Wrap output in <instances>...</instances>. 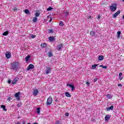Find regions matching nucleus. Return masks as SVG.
I'll return each mask as SVG.
<instances>
[{
	"mask_svg": "<svg viewBox=\"0 0 124 124\" xmlns=\"http://www.w3.org/2000/svg\"><path fill=\"white\" fill-rule=\"evenodd\" d=\"M19 65V62H14L11 63V69H13V70H17V66Z\"/></svg>",
	"mask_w": 124,
	"mask_h": 124,
	"instance_id": "obj_1",
	"label": "nucleus"
},
{
	"mask_svg": "<svg viewBox=\"0 0 124 124\" xmlns=\"http://www.w3.org/2000/svg\"><path fill=\"white\" fill-rule=\"evenodd\" d=\"M109 7L111 11H116V10H117V4H112V5L110 6Z\"/></svg>",
	"mask_w": 124,
	"mask_h": 124,
	"instance_id": "obj_2",
	"label": "nucleus"
},
{
	"mask_svg": "<svg viewBox=\"0 0 124 124\" xmlns=\"http://www.w3.org/2000/svg\"><path fill=\"white\" fill-rule=\"evenodd\" d=\"M52 102H53V98L51 97H49L46 101V105L52 104Z\"/></svg>",
	"mask_w": 124,
	"mask_h": 124,
	"instance_id": "obj_3",
	"label": "nucleus"
},
{
	"mask_svg": "<svg viewBox=\"0 0 124 124\" xmlns=\"http://www.w3.org/2000/svg\"><path fill=\"white\" fill-rule=\"evenodd\" d=\"M21 95V93L20 92H18L16 93L15 94V97H16V99H17V100H18V101H19L20 100V95Z\"/></svg>",
	"mask_w": 124,
	"mask_h": 124,
	"instance_id": "obj_4",
	"label": "nucleus"
},
{
	"mask_svg": "<svg viewBox=\"0 0 124 124\" xmlns=\"http://www.w3.org/2000/svg\"><path fill=\"white\" fill-rule=\"evenodd\" d=\"M46 74H49V73H51V71L52 70V68L50 67H46Z\"/></svg>",
	"mask_w": 124,
	"mask_h": 124,
	"instance_id": "obj_5",
	"label": "nucleus"
},
{
	"mask_svg": "<svg viewBox=\"0 0 124 124\" xmlns=\"http://www.w3.org/2000/svg\"><path fill=\"white\" fill-rule=\"evenodd\" d=\"M5 57L7 59H10L11 58V53L10 52H6L5 53Z\"/></svg>",
	"mask_w": 124,
	"mask_h": 124,
	"instance_id": "obj_6",
	"label": "nucleus"
},
{
	"mask_svg": "<svg viewBox=\"0 0 124 124\" xmlns=\"http://www.w3.org/2000/svg\"><path fill=\"white\" fill-rule=\"evenodd\" d=\"M38 93H39V92L38 91V90H37V89H35L33 91V95L36 96V95H37V94H38Z\"/></svg>",
	"mask_w": 124,
	"mask_h": 124,
	"instance_id": "obj_7",
	"label": "nucleus"
},
{
	"mask_svg": "<svg viewBox=\"0 0 124 124\" xmlns=\"http://www.w3.org/2000/svg\"><path fill=\"white\" fill-rule=\"evenodd\" d=\"M120 13H121V10L118 11L116 13L113 15V17L116 18V17H117V16H118Z\"/></svg>",
	"mask_w": 124,
	"mask_h": 124,
	"instance_id": "obj_8",
	"label": "nucleus"
},
{
	"mask_svg": "<svg viewBox=\"0 0 124 124\" xmlns=\"http://www.w3.org/2000/svg\"><path fill=\"white\" fill-rule=\"evenodd\" d=\"M18 80H19V78H16L12 82V85H15L16 83H17Z\"/></svg>",
	"mask_w": 124,
	"mask_h": 124,
	"instance_id": "obj_9",
	"label": "nucleus"
},
{
	"mask_svg": "<svg viewBox=\"0 0 124 124\" xmlns=\"http://www.w3.org/2000/svg\"><path fill=\"white\" fill-rule=\"evenodd\" d=\"M67 87H70V88H71L72 91L73 92L74 91V89H75V87L73 85V84H67Z\"/></svg>",
	"mask_w": 124,
	"mask_h": 124,
	"instance_id": "obj_10",
	"label": "nucleus"
},
{
	"mask_svg": "<svg viewBox=\"0 0 124 124\" xmlns=\"http://www.w3.org/2000/svg\"><path fill=\"white\" fill-rule=\"evenodd\" d=\"M33 68H34V65H33L32 64H30L28 66L27 70H30V69H33Z\"/></svg>",
	"mask_w": 124,
	"mask_h": 124,
	"instance_id": "obj_11",
	"label": "nucleus"
},
{
	"mask_svg": "<svg viewBox=\"0 0 124 124\" xmlns=\"http://www.w3.org/2000/svg\"><path fill=\"white\" fill-rule=\"evenodd\" d=\"M62 44H60L57 46V50L58 51H61L62 49Z\"/></svg>",
	"mask_w": 124,
	"mask_h": 124,
	"instance_id": "obj_12",
	"label": "nucleus"
},
{
	"mask_svg": "<svg viewBox=\"0 0 124 124\" xmlns=\"http://www.w3.org/2000/svg\"><path fill=\"white\" fill-rule=\"evenodd\" d=\"M113 109H114V106H111L110 107L107 108V111H110V110H113Z\"/></svg>",
	"mask_w": 124,
	"mask_h": 124,
	"instance_id": "obj_13",
	"label": "nucleus"
},
{
	"mask_svg": "<svg viewBox=\"0 0 124 124\" xmlns=\"http://www.w3.org/2000/svg\"><path fill=\"white\" fill-rule=\"evenodd\" d=\"M49 40L50 42H53L55 40V38L53 36H50L49 37Z\"/></svg>",
	"mask_w": 124,
	"mask_h": 124,
	"instance_id": "obj_14",
	"label": "nucleus"
},
{
	"mask_svg": "<svg viewBox=\"0 0 124 124\" xmlns=\"http://www.w3.org/2000/svg\"><path fill=\"white\" fill-rule=\"evenodd\" d=\"M111 118L110 115H106L105 117V121H109V119Z\"/></svg>",
	"mask_w": 124,
	"mask_h": 124,
	"instance_id": "obj_15",
	"label": "nucleus"
},
{
	"mask_svg": "<svg viewBox=\"0 0 124 124\" xmlns=\"http://www.w3.org/2000/svg\"><path fill=\"white\" fill-rule=\"evenodd\" d=\"M25 13H26V14H28V15H31V13H30V10L28 9H26L24 11Z\"/></svg>",
	"mask_w": 124,
	"mask_h": 124,
	"instance_id": "obj_16",
	"label": "nucleus"
},
{
	"mask_svg": "<svg viewBox=\"0 0 124 124\" xmlns=\"http://www.w3.org/2000/svg\"><path fill=\"white\" fill-rule=\"evenodd\" d=\"M104 59V56L101 55L98 57V60L99 61H103Z\"/></svg>",
	"mask_w": 124,
	"mask_h": 124,
	"instance_id": "obj_17",
	"label": "nucleus"
},
{
	"mask_svg": "<svg viewBox=\"0 0 124 124\" xmlns=\"http://www.w3.org/2000/svg\"><path fill=\"white\" fill-rule=\"evenodd\" d=\"M65 96H67V97H71V95L69 93H68V92H66L65 93Z\"/></svg>",
	"mask_w": 124,
	"mask_h": 124,
	"instance_id": "obj_18",
	"label": "nucleus"
},
{
	"mask_svg": "<svg viewBox=\"0 0 124 124\" xmlns=\"http://www.w3.org/2000/svg\"><path fill=\"white\" fill-rule=\"evenodd\" d=\"M97 64H94L93 65H92V69H95L96 68V66H97Z\"/></svg>",
	"mask_w": 124,
	"mask_h": 124,
	"instance_id": "obj_19",
	"label": "nucleus"
},
{
	"mask_svg": "<svg viewBox=\"0 0 124 124\" xmlns=\"http://www.w3.org/2000/svg\"><path fill=\"white\" fill-rule=\"evenodd\" d=\"M41 46L42 48H46V47H47V45L46 44H42Z\"/></svg>",
	"mask_w": 124,
	"mask_h": 124,
	"instance_id": "obj_20",
	"label": "nucleus"
},
{
	"mask_svg": "<svg viewBox=\"0 0 124 124\" xmlns=\"http://www.w3.org/2000/svg\"><path fill=\"white\" fill-rule=\"evenodd\" d=\"M8 33H9V32L8 31H6L4 33H3V35H4V36H6V35H7Z\"/></svg>",
	"mask_w": 124,
	"mask_h": 124,
	"instance_id": "obj_21",
	"label": "nucleus"
},
{
	"mask_svg": "<svg viewBox=\"0 0 124 124\" xmlns=\"http://www.w3.org/2000/svg\"><path fill=\"white\" fill-rule=\"evenodd\" d=\"M99 67H102V68H105V69H107V66H104L103 65H100Z\"/></svg>",
	"mask_w": 124,
	"mask_h": 124,
	"instance_id": "obj_22",
	"label": "nucleus"
},
{
	"mask_svg": "<svg viewBox=\"0 0 124 124\" xmlns=\"http://www.w3.org/2000/svg\"><path fill=\"white\" fill-rule=\"evenodd\" d=\"M117 37L120 38L121 37V31H119L117 32Z\"/></svg>",
	"mask_w": 124,
	"mask_h": 124,
	"instance_id": "obj_23",
	"label": "nucleus"
},
{
	"mask_svg": "<svg viewBox=\"0 0 124 124\" xmlns=\"http://www.w3.org/2000/svg\"><path fill=\"white\" fill-rule=\"evenodd\" d=\"M107 98H108V99H110V98H112V95L110 94H108L107 95Z\"/></svg>",
	"mask_w": 124,
	"mask_h": 124,
	"instance_id": "obj_24",
	"label": "nucleus"
},
{
	"mask_svg": "<svg viewBox=\"0 0 124 124\" xmlns=\"http://www.w3.org/2000/svg\"><path fill=\"white\" fill-rule=\"evenodd\" d=\"M37 114H40V108H37Z\"/></svg>",
	"mask_w": 124,
	"mask_h": 124,
	"instance_id": "obj_25",
	"label": "nucleus"
},
{
	"mask_svg": "<svg viewBox=\"0 0 124 124\" xmlns=\"http://www.w3.org/2000/svg\"><path fill=\"white\" fill-rule=\"evenodd\" d=\"M91 35L93 36L95 34V33L93 31H91L90 33Z\"/></svg>",
	"mask_w": 124,
	"mask_h": 124,
	"instance_id": "obj_26",
	"label": "nucleus"
},
{
	"mask_svg": "<svg viewBox=\"0 0 124 124\" xmlns=\"http://www.w3.org/2000/svg\"><path fill=\"white\" fill-rule=\"evenodd\" d=\"M31 56L30 55H28L26 58H25V60L26 62H28L29 61V59H30Z\"/></svg>",
	"mask_w": 124,
	"mask_h": 124,
	"instance_id": "obj_27",
	"label": "nucleus"
},
{
	"mask_svg": "<svg viewBox=\"0 0 124 124\" xmlns=\"http://www.w3.org/2000/svg\"><path fill=\"white\" fill-rule=\"evenodd\" d=\"M52 9H53L52 7H49V8L46 9V10H47V11H51V10H52Z\"/></svg>",
	"mask_w": 124,
	"mask_h": 124,
	"instance_id": "obj_28",
	"label": "nucleus"
},
{
	"mask_svg": "<svg viewBox=\"0 0 124 124\" xmlns=\"http://www.w3.org/2000/svg\"><path fill=\"white\" fill-rule=\"evenodd\" d=\"M37 21V18L36 17H34L33 20H32V21L34 22V23H35V22H36Z\"/></svg>",
	"mask_w": 124,
	"mask_h": 124,
	"instance_id": "obj_29",
	"label": "nucleus"
},
{
	"mask_svg": "<svg viewBox=\"0 0 124 124\" xmlns=\"http://www.w3.org/2000/svg\"><path fill=\"white\" fill-rule=\"evenodd\" d=\"M48 57H53V53L52 52H49L48 53Z\"/></svg>",
	"mask_w": 124,
	"mask_h": 124,
	"instance_id": "obj_30",
	"label": "nucleus"
},
{
	"mask_svg": "<svg viewBox=\"0 0 124 124\" xmlns=\"http://www.w3.org/2000/svg\"><path fill=\"white\" fill-rule=\"evenodd\" d=\"M59 25L61 26V27H62V26H63V23H62V21H60L59 23Z\"/></svg>",
	"mask_w": 124,
	"mask_h": 124,
	"instance_id": "obj_31",
	"label": "nucleus"
},
{
	"mask_svg": "<svg viewBox=\"0 0 124 124\" xmlns=\"http://www.w3.org/2000/svg\"><path fill=\"white\" fill-rule=\"evenodd\" d=\"M68 14H69V12L66 11L65 12V15L66 16H67L68 15Z\"/></svg>",
	"mask_w": 124,
	"mask_h": 124,
	"instance_id": "obj_32",
	"label": "nucleus"
},
{
	"mask_svg": "<svg viewBox=\"0 0 124 124\" xmlns=\"http://www.w3.org/2000/svg\"><path fill=\"white\" fill-rule=\"evenodd\" d=\"M1 108H2V109H3V110H5V105H1Z\"/></svg>",
	"mask_w": 124,
	"mask_h": 124,
	"instance_id": "obj_33",
	"label": "nucleus"
},
{
	"mask_svg": "<svg viewBox=\"0 0 124 124\" xmlns=\"http://www.w3.org/2000/svg\"><path fill=\"white\" fill-rule=\"evenodd\" d=\"M53 31H53V30H49V31H48L49 33H52V32H53Z\"/></svg>",
	"mask_w": 124,
	"mask_h": 124,
	"instance_id": "obj_34",
	"label": "nucleus"
},
{
	"mask_svg": "<svg viewBox=\"0 0 124 124\" xmlns=\"http://www.w3.org/2000/svg\"><path fill=\"white\" fill-rule=\"evenodd\" d=\"M39 13H35V17H38L39 16Z\"/></svg>",
	"mask_w": 124,
	"mask_h": 124,
	"instance_id": "obj_35",
	"label": "nucleus"
},
{
	"mask_svg": "<svg viewBox=\"0 0 124 124\" xmlns=\"http://www.w3.org/2000/svg\"><path fill=\"white\" fill-rule=\"evenodd\" d=\"M20 106H22V103L17 104V107H20Z\"/></svg>",
	"mask_w": 124,
	"mask_h": 124,
	"instance_id": "obj_36",
	"label": "nucleus"
},
{
	"mask_svg": "<svg viewBox=\"0 0 124 124\" xmlns=\"http://www.w3.org/2000/svg\"><path fill=\"white\" fill-rule=\"evenodd\" d=\"M36 36L35 35H32L31 36V38H35V37H36Z\"/></svg>",
	"mask_w": 124,
	"mask_h": 124,
	"instance_id": "obj_37",
	"label": "nucleus"
},
{
	"mask_svg": "<svg viewBox=\"0 0 124 124\" xmlns=\"http://www.w3.org/2000/svg\"><path fill=\"white\" fill-rule=\"evenodd\" d=\"M86 85H87V86H89V85H90V82H89L88 81H87L86 83Z\"/></svg>",
	"mask_w": 124,
	"mask_h": 124,
	"instance_id": "obj_38",
	"label": "nucleus"
},
{
	"mask_svg": "<svg viewBox=\"0 0 124 124\" xmlns=\"http://www.w3.org/2000/svg\"><path fill=\"white\" fill-rule=\"evenodd\" d=\"M65 116H66V117H68V116H69V113H65Z\"/></svg>",
	"mask_w": 124,
	"mask_h": 124,
	"instance_id": "obj_39",
	"label": "nucleus"
},
{
	"mask_svg": "<svg viewBox=\"0 0 124 124\" xmlns=\"http://www.w3.org/2000/svg\"><path fill=\"white\" fill-rule=\"evenodd\" d=\"M14 11H17V10H18V9H17V8H14Z\"/></svg>",
	"mask_w": 124,
	"mask_h": 124,
	"instance_id": "obj_40",
	"label": "nucleus"
},
{
	"mask_svg": "<svg viewBox=\"0 0 124 124\" xmlns=\"http://www.w3.org/2000/svg\"><path fill=\"white\" fill-rule=\"evenodd\" d=\"M98 79V78H94V82H96Z\"/></svg>",
	"mask_w": 124,
	"mask_h": 124,
	"instance_id": "obj_41",
	"label": "nucleus"
},
{
	"mask_svg": "<svg viewBox=\"0 0 124 124\" xmlns=\"http://www.w3.org/2000/svg\"><path fill=\"white\" fill-rule=\"evenodd\" d=\"M118 87H123V85H122V84H118Z\"/></svg>",
	"mask_w": 124,
	"mask_h": 124,
	"instance_id": "obj_42",
	"label": "nucleus"
},
{
	"mask_svg": "<svg viewBox=\"0 0 124 124\" xmlns=\"http://www.w3.org/2000/svg\"><path fill=\"white\" fill-rule=\"evenodd\" d=\"M8 83L9 84H11V80H10V79H9L8 81Z\"/></svg>",
	"mask_w": 124,
	"mask_h": 124,
	"instance_id": "obj_43",
	"label": "nucleus"
},
{
	"mask_svg": "<svg viewBox=\"0 0 124 124\" xmlns=\"http://www.w3.org/2000/svg\"><path fill=\"white\" fill-rule=\"evenodd\" d=\"M97 19H100V16L98 15V16H97Z\"/></svg>",
	"mask_w": 124,
	"mask_h": 124,
	"instance_id": "obj_44",
	"label": "nucleus"
},
{
	"mask_svg": "<svg viewBox=\"0 0 124 124\" xmlns=\"http://www.w3.org/2000/svg\"><path fill=\"white\" fill-rule=\"evenodd\" d=\"M123 75V74L122 73H119V77H121Z\"/></svg>",
	"mask_w": 124,
	"mask_h": 124,
	"instance_id": "obj_45",
	"label": "nucleus"
},
{
	"mask_svg": "<svg viewBox=\"0 0 124 124\" xmlns=\"http://www.w3.org/2000/svg\"><path fill=\"white\" fill-rule=\"evenodd\" d=\"M120 80H123V78L119 77Z\"/></svg>",
	"mask_w": 124,
	"mask_h": 124,
	"instance_id": "obj_46",
	"label": "nucleus"
},
{
	"mask_svg": "<svg viewBox=\"0 0 124 124\" xmlns=\"http://www.w3.org/2000/svg\"><path fill=\"white\" fill-rule=\"evenodd\" d=\"M11 98H10V97H9V98H8V100L9 101H10V99H11Z\"/></svg>",
	"mask_w": 124,
	"mask_h": 124,
	"instance_id": "obj_47",
	"label": "nucleus"
},
{
	"mask_svg": "<svg viewBox=\"0 0 124 124\" xmlns=\"http://www.w3.org/2000/svg\"><path fill=\"white\" fill-rule=\"evenodd\" d=\"M49 22H52V18H50V19L49 20Z\"/></svg>",
	"mask_w": 124,
	"mask_h": 124,
	"instance_id": "obj_48",
	"label": "nucleus"
},
{
	"mask_svg": "<svg viewBox=\"0 0 124 124\" xmlns=\"http://www.w3.org/2000/svg\"><path fill=\"white\" fill-rule=\"evenodd\" d=\"M55 101L56 102H58V99H56V100H55Z\"/></svg>",
	"mask_w": 124,
	"mask_h": 124,
	"instance_id": "obj_49",
	"label": "nucleus"
},
{
	"mask_svg": "<svg viewBox=\"0 0 124 124\" xmlns=\"http://www.w3.org/2000/svg\"><path fill=\"white\" fill-rule=\"evenodd\" d=\"M88 18H91V19H92V16H88Z\"/></svg>",
	"mask_w": 124,
	"mask_h": 124,
	"instance_id": "obj_50",
	"label": "nucleus"
},
{
	"mask_svg": "<svg viewBox=\"0 0 124 124\" xmlns=\"http://www.w3.org/2000/svg\"><path fill=\"white\" fill-rule=\"evenodd\" d=\"M16 124H21L19 122L16 123Z\"/></svg>",
	"mask_w": 124,
	"mask_h": 124,
	"instance_id": "obj_51",
	"label": "nucleus"
},
{
	"mask_svg": "<svg viewBox=\"0 0 124 124\" xmlns=\"http://www.w3.org/2000/svg\"><path fill=\"white\" fill-rule=\"evenodd\" d=\"M33 124H38L37 123H34Z\"/></svg>",
	"mask_w": 124,
	"mask_h": 124,
	"instance_id": "obj_52",
	"label": "nucleus"
},
{
	"mask_svg": "<svg viewBox=\"0 0 124 124\" xmlns=\"http://www.w3.org/2000/svg\"><path fill=\"white\" fill-rule=\"evenodd\" d=\"M123 18L124 19V15L123 16Z\"/></svg>",
	"mask_w": 124,
	"mask_h": 124,
	"instance_id": "obj_53",
	"label": "nucleus"
},
{
	"mask_svg": "<svg viewBox=\"0 0 124 124\" xmlns=\"http://www.w3.org/2000/svg\"><path fill=\"white\" fill-rule=\"evenodd\" d=\"M27 124H31V123H28Z\"/></svg>",
	"mask_w": 124,
	"mask_h": 124,
	"instance_id": "obj_54",
	"label": "nucleus"
},
{
	"mask_svg": "<svg viewBox=\"0 0 124 124\" xmlns=\"http://www.w3.org/2000/svg\"><path fill=\"white\" fill-rule=\"evenodd\" d=\"M123 1H124V0H123Z\"/></svg>",
	"mask_w": 124,
	"mask_h": 124,
	"instance_id": "obj_55",
	"label": "nucleus"
}]
</instances>
